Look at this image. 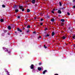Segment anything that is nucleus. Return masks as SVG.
Wrapping results in <instances>:
<instances>
[{"mask_svg": "<svg viewBox=\"0 0 75 75\" xmlns=\"http://www.w3.org/2000/svg\"><path fill=\"white\" fill-rule=\"evenodd\" d=\"M31 69H33L34 68V65L32 64L30 66Z\"/></svg>", "mask_w": 75, "mask_h": 75, "instance_id": "f257e3e1", "label": "nucleus"}, {"mask_svg": "<svg viewBox=\"0 0 75 75\" xmlns=\"http://www.w3.org/2000/svg\"><path fill=\"white\" fill-rule=\"evenodd\" d=\"M17 30H18V31H19L21 33V32H22V31H21V29H19V28H18Z\"/></svg>", "mask_w": 75, "mask_h": 75, "instance_id": "f03ea898", "label": "nucleus"}, {"mask_svg": "<svg viewBox=\"0 0 75 75\" xmlns=\"http://www.w3.org/2000/svg\"><path fill=\"white\" fill-rule=\"evenodd\" d=\"M67 38V37H66V36H63L62 38L63 39V40H65V38Z\"/></svg>", "mask_w": 75, "mask_h": 75, "instance_id": "7ed1b4c3", "label": "nucleus"}, {"mask_svg": "<svg viewBox=\"0 0 75 75\" xmlns=\"http://www.w3.org/2000/svg\"><path fill=\"white\" fill-rule=\"evenodd\" d=\"M47 71V70H45L43 72V74H45V72H46Z\"/></svg>", "mask_w": 75, "mask_h": 75, "instance_id": "20e7f679", "label": "nucleus"}, {"mask_svg": "<svg viewBox=\"0 0 75 75\" xmlns=\"http://www.w3.org/2000/svg\"><path fill=\"white\" fill-rule=\"evenodd\" d=\"M3 49H4V50H5V51L6 52V51H7V49L6 48H5L4 47H3Z\"/></svg>", "mask_w": 75, "mask_h": 75, "instance_id": "39448f33", "label": "nucleus"}, {"mask_svg": "<svg viewBox=\"0 0 75 75\" xmlns=\"http://www.w3.org/2000/svg\"><path fill=\"white\" fill-rule=\"evenodd\" d=\"M58 13H59V14H61V11L60 10H59L58 11Z\"/></svg>", "mask_w": 75, "mask_h": 75, "instance_id": "423d86ee", "label": "nucleus"}, {"mask_svg": "<svg viewBox=\"0 0 75 75\" xmlns=\"http://www.w3.org/2000/svg\"><path fill=\"white\" fill-rule=\"evenodd\" d=\"M38 69L39 71H41V68L40 67H38Z\"/></svg>", "mask_w": 75, "mask_h": 75, "instance_id": "0eeeda50", "label": "nucleus"}, {"mask_svg": "<svg viewBox=\"0 0 75 75\" xmlns=\"http://www.w3.org/2000/svg\"><path fill=\"white\" fill-rule=\"evenodd\" d=\"M55 33L54 32H53L52 33V36H54V35Z\"/></svg>", "mask_w": 75, "mask_h": 75, "instance_id": "6e6552de", "label": "nucleus"}, {"mask_svg": "<svg viewBox=\"0 0 75 75\" xmlns=\"http://www.w3.org/2000/svg\"><path fill=\"white\" fill-rule=\"evenodd\" d=\"M32 3L34 4V3H35V0H33V1H32Z\"/></svg>", "mask_w": 75, "mask_h": 75, "instance_id": "1a4fd4ad", "label": "nucleus"}, {"mask_svg": "<svg viewBox=\"0 0 75 75\" xmlns=\"http://www.w3.org/2000/svg\"><path fill=\"white\" fill-rule=\"evenodd\" d=\"M19 8H20V9H21L23 8V7L22 6H20Z\"/></svg>", "mask_w": 75, "mask_h": 75, "instance_id": "9d476101", "label": "nucleus"}, {"mask_svg": "<svg viewBox=\"0 0 75 75\" xmlns=\"http://www.w3.org/2000/svg\"><path fill=\"white\" fill-rule=\"evenodd\" d=\"M51 21L52 22H54V18L52 19L51 20Z\"/></svg>", "mask_w": 75, "mask_h": 75, "instance_id": "9b49d317", "label": "nucleus"}, {"mask_svg": "<svg viewBox=\"0 0 75 75\" xmlns=\"http://www.w3.org/2000/svg\"><path fill=\"white\" fill-rule=\"evenodd\" d=\"M15 12H16V13H17V12H18V9H16L15 10Z\"/></svg>", "mask_w": 75, "mask_h": 75, "instance_id": "f8f14e48", "label": "nucleus"}, {"mask_svg": "<svg viewBox=\"0 0 75 75\" xmlns=\"http://www.w3.org/2000/svg\"><path fill=\"white\" fill-rule=\"evenodd\" d=\"M8 30H10L11 29V27L10 26H8Z\"/></svg>", "mask_w": 75, "mask_h": 75, "instance_id": "ddd939ff", "label": "nucleus"}, {"mask_svg": "<svg viewBox=\"0 0 75 75\" xmlns=\"http://www.w3.org/2000/svg\"><path fill=\"white\" fill-rule=\"evenodd\" d=\"M61 21H62V22H64L65 21V20L64 19H62L61 20Z\"/></svg>", "mask_w": 75, "mask_h": 75, "instance_id": "4468645a", "label": "nucleus"}, {"mask_svg": "<svg viewBox=\"0 0 75 75\" xmlns=\"http://www.w3.org/2000/svg\"><path fill=\"white\" fill-rule=\"evenodd\" d=\"M30 9H27V12L29 13V12H30Z\"/></svg>", "mask_w": 75, "mask_h": 75, "instance_id": "2eb2a0df", "label": "nucleus"}, {"mask_svg": "<svg viewBox=\"0 0 75 75\" xmlns=\"http://www.w3.org/2000/svg\"><path fill=\"white\" fill-rule=\"evenodd\" d=\"M0 21H1V22H3V21H4V20H3V19H1L0 20Z\"/></svg>", "mask_w": 75, "mask_h": 75, "instance_id": "dca6fc26", "label": "nucleus"}, {"mask_svg": "<svg viewBox=\"0 0 75 75\" xmlns=\"http://www.w3.org/2000/svg\"><path fill=\"white\" fill-rule=\"evenodd\" d=\"M27 28H30V25H28L27 26Z\"/></svg>", "mask_w": 75, "mask_h": 75, "instance_id": "f3484780", "label": "nucleus"}, {"mask_svg": "<svg viewBox=\"0 0 75 75\" xmlns=\"http://www.w3.org/2000/svg\"><path fill=\"white\" fill-rule=\"evenodd\" d=\"M50 35L49 34H47V35H46L45 36V37H49V36Z\"/></svg>", "mask_w": 75, "mask_h": 75, "instance_id": "a211bd4d", "label": "nucleus"}, {"mask_svg": "<svg viewBox=\"0 0 75 75\" xmlns=\"http://www.w3.org/2000/svg\"><path fill=\"white\" fill-rule=\"evenodd\" d=\"M59 5L60 6H62V5L61 4V2H59Z\"/></svg>", "mask_w": 75, "mask_h": 75, "instance_id": "6ab92c4d", "label": "nucleus"}, {"mask_svg": "<svg viewBox=\"0 0 75 75\" xmlns=\"http://www.w3.org/2000/svg\"><path fill=\"white\" fill-rule=\"evenodd\" d=\"M2 6L3 7H4V8L6 7V6L4 5H2Z\"/></svg>", "mask_w": 75, "mask_h": 75, "instance_id": "aec40b11", "label": "nucleus"}, {"mask_svg": "<svg viewBox=\"0 0 75 75\" xmlns=\"http://www.w3.org/2000/svg\"><path fill=\"white\" fill-rule=\"evenodd\" d=\"M22 11H24V9L22 8Z\"/></svg>", "mask_w": 75, "mask_h": 75, "instance_id": "412c9836", "label": "nucleus"}, {"mask_svg": "<svg viewBox=\"0 0 75 75\" xmlns=\"http://www.w3.org/2000/svg\"><path fill=\"white\" fill-rule=\"evenodd\" d=\"M44 47L45 48H47V46H46L45 45H44Z\"/></svg>", "mask_w": 75, "mask_h": 75, "instance_id": "4be33fe9", "label": "nucleus"}, {"mask_svg": "<svg viewBox=\"0 0 75 75\" xmlns=\"http://www.w3.org/2000/svg\"><path fill=\"white\" fill-rule=\"evenodd\" d=\"M52 13H53V14H54V11H52Z\"/></svg>", "mask_w": 75, "mask_h": 75, "instance_id": "5701e85b", "label": "nucleus"}, {"mask_svg": "<svg viewBox=\"0 0 75 75\" xmlns=\"http://www.w3.org/2000/svg\"><path fill=\"white\" fill-rule=\"evenodd\" d=\"M29 32V30L28 29L27 31V33H28Z\"/></svg>", "mask_w": 75, "mask_h": 75, "instance_id": "b1692460", "label": "nucleus"}, {"mask_svg": "<svg viewBox=\"0 0 75 75\" xmlns=\"http://www.w3.org/2000/svg\"><path fill=\"white\" fill-rule=\"evenodd\" d=\"M73 39H75V35H74V36L73 37Z\"/></svg>", "mask_w": 75, "mask_h": 75, "instance_id": "393cba45", "label": "nucleus"}, {"mask_svg": "<svg viewBox=\"0 0 75 75\" xmlns=\"http://www.w3.org/2000/svg\"><path fill=\"white\" fill-rule=\"evenodd\" d=\"M67 15H68V16H69L70 14H69V13L68 12V13H67Z\"/></svg>", "mask_w": 75, "mask_h": 75, "instance_id": "a878e982", "label": "nucleus"}, {"mask_svg": "<svg viewBox=\"0 0 75 75\" xmlns=\"http://www.w3.org/2000/svg\"><path fill=\"white\" fill-rule=\"evenodd\" d=\"M41 38V36H40L38 38Z\"/></svg>", "mask_w": 75, "mask_h": 75, "instance_id": "bb28decb", "label": "nucleus"}, {"mask_svg": "<svg viewBox=\"0 0 75 75\" xmlns=\"http://www.w3.org/2000/svg\"><path fill=\"white\" fill-rule=\"evenodd\" d=\"M42 24H43L42 23H40V25H42Z\"/></svg>", "mask_w": 75, "mask_h": 75, "instance_id": "cd10ccee", "label": "nucleus"}, {"mask_svg": "<svg viewBox=\"0 0 75 75\" xmlns=\"http://www.w3.org/2000/svg\"><path fill=\"white\" fill-rule=\"evenodd\" d=\"M47 28H45V31L46 30H47Z\"/></svg>", "mask_w": 75, "mask_h": 75, "instance_id": "c85d7f7f", "label": "nucleus"}, {"mask_svg": "<svg viewBox=\"0 0 75 75\" xmlns=\"http://www.w3.org/2000/svg\"><path fill=\"white\" fill-rule=\"evenodd\" d=\"M17 17L18 18H20V16H18Z\"/></svg>", "mask_w": 75, "mask_h": 75, "instance_id": "c756f323", "label": "nucleus"}, {"mask_svg": "<svg viewBox=\"0 0 75 75\" xmlns=\"http://www.w3.org/2000/svg\"><path fill=\"white\" fill-rule=\"evenodd\" d=\"M8 53L9 54H10V51H8Z\"/></svg>", "mask_w": 75, "mask_h": 75, "instance_id": "7c9ffc66", "label": "nucleus"}, {"mask_svg": "<svg viewBox=\"0 0 75 75\" xmlns=\"http://www.w3.org/2000/svg\"><path fill=\"white\" fill-rule=\"evenodd\" d=\"M73 8H75V5L74 6H73Z\"/></svg>", "mask_w": 75, "mask_h": 75, "instance_id": "2f4dec72", "label": "nucleus"}, {"mask_svg": "<svg viewBox=\"0 0 75 75\" xmlns=\"http://www.w3.org/2000/svg\"><path fill=\"white\" fill-rule=\"evenodd\" d=\"M42 20H43V19H41V21H42Z\"/></svg>", "mask_w": 75, "mask_h": 75, "instance_id": "473e14b6", "label": "nucleus"}, {"mask_svg": "<svg viewBox=\"0 0 75 75\" xmlns=\"http://www.w3.org/2000/svg\"><path fill=\"white\" fill-rule=\"evenodd\" d=\"M33 34H35V32H33Z\"/></svg>", "mask_w": 75, "mask_h": 75, "instance_id": "72a5a7b5", "label": "nucleus"}, {"mask_svg": "<svg viewBox=\"0 0 75 75\" xmlns=\"http://www.w3.org/2000/svg\"><path fill=\"white\" fill-rule=\"evenodd\" d=\"M39 65H41V63H40L39 64Z\"/></svg>", "mask_w": 75, "mask_h": 75, "instance_id": "f704fd0d", "label": "nucleus"}, {"mask_svg": "<svg viewBox=\"0 0 75 75\" xmlns=\"http://www.w3.org/2000/svg\"><path fill=\"white\" fill-rule=\"evenodd\" d=\"M62 25H64L63 23H62Z\"/></svg>", "mask_w": 75, "mask_h": 75, "instance_id": "c9c22d12", "label": "nucleus"}, {"mask_svg": "<svg viewBox=\"0 0 75 75\" xmlns=\"http://www.w3.org/2000/svg\"><path fill=\"white\" fill-rule=\"evenodd\" d=\"M55 11V9H53V11Z\"/></svg>", "mask_w": 75, "mask_h": 75, "instance_id": "e433bc0d", "label": "nucleus"}, {"mask_svg": "<svg viewBox=\"0 0 75 75\" xmlns=\"http://www.w3.org/2000/svg\"><path fill=\"white\" fill-rule=\"evenodd\" d=\"M55 75H58V74H56Z\"/></svg>", "mask_w": 75, "mask_h": 75, "instance_id": "4c0bfd02", "label": "nucleus"}, {"mask_svg": "<svg viewBox=\"0 0 75 75\" xmlns=\"http://www.w3.org/2000/svg\"><path fill=\"white\" fill-rule=\"evenodd\" d=\"M74 47H75V45H74Z\"/></svg>", "mask_w": 75, "mask_h": 75, "instance_id": "58836bf2", "label": "nucleus"}, {"mask_svg": "<svg viewBox=\"0 0 75 75\" xmlns=\"http://www.w3.org/2000/svg\"><path fill=\"white\" fill-rule=\"evenodd\" d=\"M35 19H36V18H35Z\"/></svg>", "mask_w": 75, "mask_h": 75, "instance_id": "ea45409f", "label": "nucleus"}, {"mask_svg": "<svg viewBox=\"0 0 75 75\" xmlns=\"http://www.w3.org/2000/svg\"><path fill=\"white\" fill-rule=\"evenodd\" d=\"M6 72H8V71H6Z\"/></svg>", "mask_w": 75, "mask_h": 75, "instance_id": "a19ab883", "label": "nucleus"}, {"mask_svg": "<svg viewBox=\"0 0 75 75\" xmlns=\"http://www.w3.org/2000/svg\"><path fill=\"white\" fill-rule=\"evenodd\" d=\"M23 29H24V28Z\"/></svg>", "mask_w": 75, "mask_h": 75, "instance_id": "79ce46f5", "label": "nucleus"}]
</instances>
